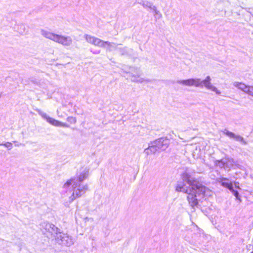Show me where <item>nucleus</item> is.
Instances as JSON below:
<instances>
[{"label":"nucleus","mask_w":253,"mask_h":253,"mask_svg":"<svg viewBox=\"0 0 253 253\" xmlns=\"http://www.w3.org/2000/svg\"><path fill=\"white\" fill-rule=\"evenodd\" d=\"M222 132L224 134H225L230 138H233L236 141H239L244 145L247 144V142L245 140L244 138L239 135L236 134L233 132L229 131L226 129H225Z\"/></svg>","instance_id":"nucleus-9"},{"label":"nucleus","mask_w":253,"mask_h":253,"mask_svg":"<svg viewBox=\"0 0 253 253\" xmlns=\"http://www.w3.org/2000/svg\"><path fill=\"white\" fill-rule=\"evenodd\" d=\"M169 140L166 138H160L149 143V146L144 150V152L149 155L157 152L165 150L169 145Z\"/></svg>","instance_id":"nucleus-4"},{"label":"nucleus","mask_w":253,"mask_h":253,"mask_svg":"<svg viewBox=\"0 0 253 253\" xmlns=\"http://www.w3.org/2000/svg\"><path fill=\"white\" fill-rule=\"evenodd\" d=\"M138 3L141 4L143 7L145 8H149L152 10H153L155 6L153 5L152 2L148 1H142V2H138Z\"/></svg>","instance_id":"nucleus-16"},{"label":"nucleus","mask_w":253,"mask_h":253,"mask_svg":"<svg viewBox=\"0 0 253 253\" xmlns=\"http://www.w3.org/2000/svg\"><path fill=\"white\" fill-rule=\"evenodd\" d=\"M1 95H2V93H1V92H0V97L1 96Z\"/></svg>","instance_id":"nucleus-29"},{"label":"nucleus","mask_w":253,"mask_h":253,"mask_svg":"<svg viewBox=\"0 0 253 253\" xmlns=\"http://www.w3.org/2000/svg\"><path fill=\"white\" fill-rule=\"evenodd\" d=\"M13 142H14V143H17V142H16V141H13Z\"/></svg>","instance_id":"nucleus-30"},{"label":"nucleus","mask_w":253,"mask_h":253,"mask_svg":"<svg viewBox=\"0 0 253 253\" xmlns=\"http://www.w3.org/2000/svg\"><path fill=\"white\" fill-rule=\"evenodd\" d=\"M26 28L24 24L18 25L17 31L20 34H24L26 33Z\"/></svg>","instance_id":"nucleus-18"},{"label":"nucleus","mask_w":253,"mask_h":253,"mask_svg":"<svg viewBox=\"0 0 253 253\" xmlns=\"http://www.w3.org/2000/svg\"><path fill=\"white\" fill-rule=\"evenodd\" d=\"M0 145L5 146L7 148L8 150H11L12 148V144L9 142H7L5 143H0Z\"/></svg>","instance_id":"nucleus-21"},{"label":"nucleus","mask_w":253,"mask_h":253,"mask_svg":"<svg viewBox=\"0 0 253 253\" xmlns=\"http://www.w3.org/2000/svg\"><path fill=\"white\" fill-rule=\"evenodd\" d=\"M140 72L138 70L136 72V75H132V78L131 79V81L133 82L138 83H142L144 82L146 83L151 82L152 80L150 79H145L142 78H139L140 76Z\"/></svg>","instance_id":"nucleus-11"},{"label":"nucleus","mask_w":253,"mask_h":253,"mask_svg":"<svg viewBox=\"0 0 253 253\" xmlns=\"http://www.w3.org/2000/svg\"><path fill=\"white\" fill-rule=\"evenodd\" d=\"M153 11L154 13V16L155 18H158V19H159L162 17V14L159 10H157V7L156 6H155V8H153Z\"/></svg>","instance_id":"nucleus-19"},{"label":"nucleus","mask_w":253,"mask_h":253,"mask_svg":"<svg viewBox=\"0 0 253 253\" xmlns=\"http://www.w3.org/2000/svg\"><path fill=\"white\" fill-rule=\"evenodd\" d=\"M214 163L215 166L221 169H226L231 168L234 166L235 162L233 159L225 157L221 160H215Z\"/></svg>","instance_id":"nucleus-8"},{"label":"nucleus","mask_w":253,"mask_h":253,"mask_svg":"<svg viewBox=\"0 0 253 253\" xmlns=\"http://www.w3.org/2000/svg\"><path fill=\"white\" fill-rule=\"evenodd\" d=\"M221 185L224 187L228 188L230 190L233 187L232 183L229 182V179L227 178L222 177L221 179Z\"/></svg>","instance_id":"nucleus-14"},{"label":"nucleus","mask_w":253,"mask_h":253,"mask_svg":"<svg viewBox=\"0 0 253 253\" xmlns=\"http://www.w3.org/2000/svg\"><path fill=\"white\" fill-rule=\"evenodd\" d=\"M90 51L91 52H92L93 54H99L100 52V50L93 51L91 49Z\"/></svg>","instance_id":"nucleus-27"},{"label":"nucleus","mask_w":253,"mask_h":253,"mask_svg":"<svg viewBox=\"0 0 253 253\" xmlns=\"http://www.w3.org/2000/svg\"><path fill=\"white\" fill-rule=\"evenodd\" d=\"M236 188H239V187H238V185H236Z\"/></svg>","instance_id":"nucleus-32"},{"label":"nucleus","mask_w":253,"mask_h":253,"mask_svg":"<svg viewBox=\"0 0 253 253\" xmlns=\"http://www.w3.org/2000/svg\"><path fill=\"white\" fill-rule=\"evenodd\" d=\"M59 125H57V126H63V127H69V125L66 124V123H61L59 121Z\"/></svg>","instance_id":"nucleus-26"},{"label":"nucleus","mask_w":253,"mask_h":253,"mask_svg":"<svg viewBox=\"0 0 253 253\" xmlns=\"http://www.w3.org/2000/svg\"><path fill=\"white\" fill-rule=\"evenodd\" d=\"M37 112L40 115L42 118L45 120L48 123L50 124L53 126H57L59 125V121L49 117L45 113L42 112V111L38 109L37 110Z\"/></svg>","instance_id":"nucleus-10"},{"label":"nucleus","mask_w":253,"mask_h":253,"mask_svg":"<svg viewBox=\"0 0 253 253\" xmlns=\"http://www.w3.org/2000/svg\"><path fill=\"white\" fill-rule=\"evenodd\" d=\"M122 70L125 73L129 74V77L130 78V79L132 78V76L136 75V72L139 70L137 68H135L133 67H128L126 66H124Z\"/></svg>","instance_id":"nucleus-12"},{"label":"nucleus","mask_w":253,"mask_h":253,"mask_svg":"<svg viewBox=\"0 0 253 253\" xmlns=\"http://www.w3.org/2000/svg\"><path fill=\"white\" fill-rule=\"evenodd\" d=\"M119 52L122 55H125L127 54L126 47H125L124 48H119Z\"/></svg>","instance_id":"nucleus-24"},{"label":"nucleus","mask_w":253,"mask_h":253,"mask_svg":"<svg viewBox=\"0 0 253 253\" xmlns=\"http://www.w3.org/2000/svg\"><path fill=\"white\" fill-rule=\"evenodd\" d=\"M56 242L59 245L70 247L73 245L75 239L71 236L62 232H59L55 238Z\"/></svg>","instance_id":"nucleus-7"},{"label":"nucleus","mask_w":253,"mask_h":253,"mask_svg":"<svg viewBox=\"0 0 253 253\" xmlns=\"http://www.w3.org/2000/svg\"><path fill=\"white\" fill-rule=\"evenodd\" d=\"M67 121L71 123L75 124L76 122L75 118L73 117H69L67 118Z\"/></svg>","instance_id":"nucleus-25"},{"label":"nucleus","mask_w":253,"mask_h":253,"mask_svg":"<svg viewBox=\"0 0 253 253\" xmlns=\"http://www.w3.org/2000/svg\"><path fill=\"white\" fill-rule=\"evenodd\" d=\"M41 33L42 35L46 39L60 43L64 46H70L72 43V38L69 36L55 34L44 30H42Z\"/></svg>","instance_id":"nucleus-5"},{"label":"nucleus","mask_w":253,"mask_h":253,"mask_svg":"<svg viewBox=\"0 0 253 253\" xmlns=\"http://www.w3.org/2000/svg\"><path fill=\"white\" fill-rule=\"evenodd\" d=\"M40 228L44 235L48 238L54 237L60 232V229L54 224L47 222L43 221L40 224Z\"/></svg>","instance_id":"nucleus-6"},{"label":"nucleus","mask_w":253,"mask_h":253,"mask_svg":"<svg viewBox=\"0 0 253 253\" xmlns=\"http://www.w3.org/2000/svg\"><path fill=\"white\" fill-rule=\"evenodd\" d=\"M111 45H108V47L107 48V50L109 51H111L112 48H117V45L113 42H111Z\"/></svg>","instance_id":"nucleus-23"},{"label":"nucleus","mask_w":253,"mask_h":253,"mask_svg":"<svg viewBox=\"0 0 253 253\" xmlns=\"http://www.w3.org/2000/svg\"><path fill=\"white\" fill-rule=\"evenodd\" d=\"M84 38L87 42L88 43L93 44H94L95 39H96V37L91 36L90 35L85 34L84 36Z\"/></svg>","instance_id":"nucleus-17"},{"label":"nucleus","mask_w":253,"mask_h":253,"mask_svg":"<svg viewBox=\"0 0 253 253\" xmlns=\"http://www.w3.org/2000/svg\"><path fill=\"white\" fill-rule=\"evenodd\" d=\"M88 175V170L84 169L79 174H77L63 185L64 189H70L72 192V195L69 197L70 203L72 202L76 198L80 197L87 191V184H82V182L87 177Z\"/></svg>","instance_id":"nucleus-2"},{"label":"nucleus","mask_w":253,"mask_h":253,"mask_svg":"<svg viewBox=\"0 0 253 253\" xmlns=\"http://www.w3.org/2000/svg\"><path fill=\"white\" fill-rule=\"evenodd\" d=\"M94 44V45L95 46H97L101 47H105V45L107 44V45H111V43L110 42L108 41H103L97 38L95 39Z\"/></svg>","instance_id":"nucleus-13"},{"label":"nucleus","mask_w":253,"mask_h":253,"mask_svg":"<svg viewBox=\"0 0 253 253\" xmlns=\"http://www.w3.org/2000/svg\"><path fill=\"white\" fill-rule=\"evenodd\" d=\"M230 191L236 197V199L241 202V199L238 192L236 190H235L233 187Z\"/></svg>","instance_id":"nucleus-20"},{"label":"nucleus","mask_w":253,"mask_h":253,"mask_svg":"<svg viewBox=\"0 0 253 253\" xmlns=\"http://www.w3.org/2000/svg\"><path fill=\"white\" fill-rule=\"evenodd\" d=\"M211 77L208 76L206 79L201 81L199 78H191L187 80H178L176 83L178 84L186 86H194L196 87H203L204 86L212 91L215 92L217 94H220L221 92L217 88L213 86L211 83Z\"/></svg>","instance_id":"nucleus-3"},{"label":"nucleus","mask_w":253,"mask_h":253,"mask_svg":"<svg viewBox=\"0 0 253 253\" xmlns=\"http://www.w3.org/2000/svg\"><path fill=\"white\" fill-rule=\"evenodd\" d=\"M246 93L249 94V95L253 96V86H249L248 88V89Z\"/></svg>","instance_id":"nucleus-22"},{"label":"nucleus","mask_w":253,"mask_h":253,"mask_svg":"<svg viewBox=\"0 0 253 253\" xmlns=\"http://www.w3.org/2000/svg\"><path fill=\"white\" fill-rule=\"evenodd\" d=\"M234 85L239 89L242 90V91L246 92L248 89V88L249 86L246 85L243 83H239V82H234L233 84Z\"/></svg>","instance_id":"nucleus-15"},{"label":"nucleus","mask_w":253,"mask_h":253,"mask_svg":"<svg viewBox=\"0 0 253 253\" xmlns=\"http://www.w3.org/2000/svg\"><path fill=\"white\" fill-rule=\"evenodd\" d=\"M181 178L183 181L177 182L175 190L187 194V199L189 204L195 211L196 208H198L199 202L205 197L211 196L212 192L187 171L182 173Z\"/></svg>","instance_id":"nucleus-1"},{"label":"nucleus","mask_w":253,"mask_h":253,"mask_svg":"<svg viewBox=\"0 0 253 253\" xmlns=\"http://www.w3.org/2000/svg\"><path fill=\"white\" fill-rule=\"evenodd\" d=\"M236 188H239V187H238V185H236Z\"/></svg>","instance_id":"nucleus-31"},{"label":"nucleus","mask_w":253,"mask_h":253,"mask_svg":"<svg viewBox=\"0 0 253 253\" xmlns=\"http://www.w3.org/2000/svg\"><path fill=\"white\" fill-rule=\"evenodd\" d=\"M15 146H19V144L16 143V144H15Z\"/></svg>","instance_id":"nucleus-28"}]
</instances>
